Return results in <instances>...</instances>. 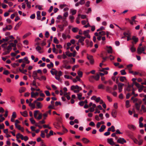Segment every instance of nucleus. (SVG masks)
Wrapping results in <instances>:
<instances>
[{"instance_id":"1","label":"nucleus","mask_w":146,"mask_h":146,"mask_svg":"<svg viewBox=\"0 0 146 146\" xmlns=\"http://www.w3.org/2000/svg\"><path fill=\"white\" fill-rule=\"evenodd\" d=\"M7 44L5 43L1 45V47L3 48V51L5 52L3 53V55H6L9 54L12 49V48L10 46H8L7 47Z\"/></svg>"},{"instance_id":"2","label":"nucleus","mask_w":146,"mask_h":146,"mask_svg":"<svg viewBox=\"0 0 146 146\" xmlns=\"http://www.w3.org/2000/svg\"><path fill=\"white\" fill-rule=\"evenodd\" d=\"M71 89L72 90H74V92L75 93H79L80 90H81L82 89L81 87L78 85H72L71 86Z\"/></svg>"},{"instance_id":"3","label":"nucleus","mask_w":146,"mask_h":146,"mask_svg":"<svg viewBox=\"0 0 146 146\" xmlns=\"http://www.w3.org/2000/svg\"><path fill=\"white\" fill-rule=\"evenodd\" d=\"M117 142L121 144H123L124 143L126 142V141L123 138L119 137L117 141Z\"/></svg>"},{"instance_id":"4","label":"nucleus","mask_w":146,"mask_h":146,"mask_svg":"<svg viewBox=\"0 0 146 146\" xmlns=\"http://www.w3.org/2000/svg\"><path fill=\"white\" fill-rule=\"evenodd\" d=\"M33 77L35 80H36V79H37L39 80H41L40 78L37 76V74L36 71H33Z\"/></svg>"},{"instance_id":"5","label":"nucleus","mask_w":146,"mask_h":146,"mask_svg":"<svg viewBox=\"0 0 146 146\" xmlns=\"http://www.w3.org/2000/svg\"><path fill=\"white\" fill-rule=\"evenodd\" d=\"M132 40H133V42H132V43L136 44L138 41V38L136 37L135 36H133L132 38Z\"/></svg>"},{"instance_id":"6","label":"nucleus","mask_w":146,"mask_h":146,"mask_svg":"<svg viewBox=\"0 0 146 146\" xmlns=\"http://www.w3.org/2000/svg\"><path fill=\"white\" fill-rule=\"evenodd\" d=\"M124 86V84L119 83L118 84V87L119 92H121L122 91L123 86Z\"/></svg>"},{"instance_id":"7","label":"nucleus","mask_w":146,"mask_h":146,"mask_svg":"<svg viewBox=\"0 0 146 146\" xmlns=\"http://www.w3.org/2000/svg\"><path fill=\"white\" fill-rule=\"evenodd\" d=\"M88 59L89 60L91 64H93L94 63V60L92 56H87Z\"/></svg>"},{"instance_id":"8","label":"nucleus","mask_w":146,"mask_h":146,"mask_svg":"<svg viewBox=\"0 0 146 146\" xmlns=\"http://www.w3.org/2000/svg\"><path fill=\"white\" fill-rule=\"evenodd\" d=\"M16 137L17 139L20 138L21 140H24V137L23 135L20 133H18L17 134Z\"/></svg>"},{"instance_id":"9","label":"nucleus","mask_w":146,"mask_h":146,"mask_svg":"<svg viewBox=\"0 0 146 146\" xmlns=\"http://www.w3.org/2000/svg\"><path fill=\"white\" fill-rule=\"evenodd\" d=\"M117 114V111L115 110H113L111 113V115L114 118L116 117Z\"/></svg>"},{"instance_id":"10","label":"nucleus","mask_w":146,"mask_h":146,"mask_svg":"<svg viewBox=\"0 0 146 146\" xmlns=\"http://www.w3.org/2000/svg\"><path fill=\"white\" fill-rule=\"evenodd\" d=\"M107 141L111 145H114L115 144L112 138H108L107 139Z\"/></svg>"},{"instance_id":"11","label":"nucleus","mask_w":146,"mask_h":146,"mask_svg":"<svg viewBox=\"0 0 146 146\" xmlns=\"http://www.w3.org/2000/svg\"><path fill=\"white\" fill-rule=\"evenodd\" d=\"M127 127L129 129L131 130H134L136 129L135 127L132 125L128 124L127 125Z\"/></svg>"},{"instance_id":"12","label":"nucleus","mask_w":146,"mask_h":146,"mask_svg":"<svg viewBox=\"0 0 146 146\" xmlns=\"http://www.w3.org/2000/svg\"><path fill=\"white\" fill-rule=\"evenodd\" d=\"M40 11H38L36 12L37 15V19L38 20H40L41 19V16H40Z\"/></svg>"},{"instance_id":"13","label":"nucleus","mask_w":146,"mask_h":146,"mask_svg":"<svg viewBox=\"0 0 146 146\" xmlns=\"http://www.w3.org/2000/svg\"><path fill=\"white\" fill-rule=\"evenodd\" d=\"M31 98H35V96H38V93L36 92L34 93V92H32L31 93Z\"/></svg>"},{"instance_id":"14","label":"nucleus","mask_w":146,"mask_h":146,"mask_svg":"<svg viewBox=\"0 0 146 146\" xmlns=\"http://www.w3.org/2000/svg\"><path fill=\"white\" fill-rule=\"evenodd\" d=\"M123 34L125 36H131V33L129 30L127 31V32H124Z\"/></svg>"},{"instance_id":"15","label":"nucleus","mask_w":146,"mask_h":146,"mask_svg":"<svg viewBox=\"0 0 146 146\" xmlns=\"http://www.w3.org/2000/svg\"><path fill=\"white\" fill-rule=\"evenodd\" d=\"M91 78H92L98 81L99 80L100 76L98 74H97L95 76H92Z\"/></svg>"},{"instance_id":"16","label":"nucleus","mask_w":146,"mask_h":146,"mask_svg":"<svg viewBox=\"0 0 146 146\" xmlns=\"http://www.w3.org/2000/svg\"><path fill=\"white\" fill-rule=\"evenodd\" d=\"M82 141L85 144H87L90 142V141L88 139L85 137L83 138Z\"/></svg>"},{"instance_id":"17","label":"nucleus","mask_w":146,"mask_h":146,"mask_svg":"<svg viewBox=\"0 0 146 146\" xmlns=\"http://www.w3.org/2000/svg\"><path fill=\"white\" fill-rule=\"evenodd\" d=\"M106 127V126L104 125H102L101 126L100 128L99 129V131L102 132L104 131Z\"/></svg>"},{"instance_id":"18","label":"nucleus","mask_w":146,"mask_h":146,"mask_svg":"<svg viewBox=\"0 0 146 146\" xmlns=\"http://www.w3.org/2000/svg\"><path fill=\"white\" fill-rule=\"evenodd\" d=\"M107 47L108 48V50H107L108 53H110V54L112 53V48L111 47V46H107Z\"/></svg>"},{"instance_id":"19","label":"nucleus","mask_w":146,"mask_h":146,"mask_svg":"<svg viewBox=\"0 0 146 146\" xmlns=\"http://www.w3.org/2000/svg\"><path fill=\"white\" fill-rule=\"evenodd\" d=\"M22 22L21 21L19 22L16 25L14 28V29L15 30H17L18 28L21 25Z\"/></svg>"},{"instance_id":"20","label":"nucleus","mask_w":146,"mask_h":146,"mask_svg":"<svg viewBox=\"0 0 146 146\" xmlns=\"http://www.w3.org/2000/svg\"><path fill=\"white\" fill-rule=\"evenodd\" d=\"M58 72L57 70H55L54 72V75H55V79L58 80H60V78L59 77H57V74Z\"/></svg>"},{"instance_id":"21","label":"nucleus","mask_w":146,"mask_h":146,"mask_svg":"<svg viewBox=\"0 0 146 146\" xmlns=\"http://www.w3.org/2000/svg\"><path fill=\"white\" fill-rule=\"evenodd\" d=\"M111 89L112 88L111 87H110L109 86H107L106 87V91L109 93H111Z\"/></svg>"},{"instance_id":"22","label":"nucleus","mask_w":146,"mask_h":146,"mask_svg":"<svg viewBox=\"0 0 146 146\" xmlns=\"http://www.w3.org/2000/svg\"><path fill=\"white\" fill-rule=\"evenodd\" d=\"M26 90V88L25 87H22L20 88L19 90V92L21 93L24 92Z\"/></svg>"},{"instance_id":"23","label":"nucleus","mask_w":146,"mask_h":146,"mask_svg":"<svg viewBox=\"0 0 146 146\" xmlns=\"http://www.w3.org/2000/svg\"><path fill=\"white\" fill-rule=\"evenodd\" d=\"M141 50V47H138L137 49V52L139 54H140L143 52Z\"/></svg>"},{"instance_id":"24","label":"nucleus","mask_w":146,"mask_h":146,"mask_svg":"<svg viewBox=\"0 0 146 146\" xmlns=\"http://www.w3.org/2000/svg\"><path fill=\"white\" fill-rule=\"evenodd\" d=\"M50 64H48L47 65V67L50 69L51 68H52L54 67V64L52 62H50Z\"/></svg>"},{"instance_id":"25","label":"nucleus","mask_w":146,"mask_h":146,"mask_svg":"<svg viewBox=\"0 0 146 146\" xmlns=\"http://www.w3.org/2000/svg\"><path fill=\"white\" fill-rule=\"evenodd\" d=\"M20 113L22 115L25 117H26L27 116V112L26 111H25L23 112H21Z\"/></svg>"},{"instance_id":"26","label":"nucleus","mask_w":146,"mask_h":146,"mask_svg":"<svg viewBox=\"0 0 146 146\" xmlns=\"http://www.w3.org/2000/svg\"><path fill=\"white\" fill-rule=\"evenodd\" d=\"M135 105L136 109L137 110L140 111V106L139 105V104L137 103H136L135 104Z\"/></svg>"},{"instance_id":"27","label":"nucleus","mask_w":146,"mask_h":146,"mask_svg":"<svg viewBox=\"0 0 146 146\" xmlns=\"http://www.w3.org/2000/svg\"><path fill=\"white\" fill-rule=\"evenodd\" d=\"M39 112L38 110H36L34 111V117L35 118H36L37 117V115L38 113Z\"/></svg>"},{"instance_id":"28","label":"nucleus","mask_w":146,"mask_h":146,"mask_svg":"<svg viewBox=\"0 0 146 146\" xmlns=\"http://www.w3.org/2000/svg\"><path fill=\"white\" fill-rule=\"evenodd\" d=\"M142 110L144 112H146V108L144 105H142L141 107V110H140V112L142 111Z\"/></svg>"},{"instance_id":"29","label":"nucleus","mask_w":146,"mask_h":146,"mask_svg":"<svg viewBox=\"0 0 146 146\" xmlns=\"http://www.w3.org/2000/svg\"><path fill=\"white\" fill-rule=\"evenodd\" d=\"M79 29L77 27H74L72 29V31L74 33H76L78 32Z\"/></svg>"},{"instance_id":"30","label":"nucleus","mask_w":146,"mask_h":146,"mask_svg":"<svg viewBox=\"0 0 146 146\" xmlns=\"http://www.w3.org/2000/svg\"><path fill=\"white\" fill-rule=\"evenodd\" d=\"M86 38V37L81 36V37H80V38L78 40L79 42H83L84 40Z\"/></svg>"},{"instance_id":"31","label":"nucleus","mask_w":146,"mask_h":146,"mask_svg":"<svg viewBox=\"0 0 146 146\" xmlns=\"http://www.w3.org/2000/svg\"><path fill=\"white\" fill-rule=\"evenodd\" d=\"M41 48L39 45L36 48V49L37 51H38L40 53H42V52L40 51L41 50Z\"/></svg>"},{"instance_id":"32","label":"nucleus","mask_w":146,"mask_h":146,"mask_svg":"<svg viewBox=\"0 0 146 146\" xmlns=\"http://www.w3.org/2000/svg\"><path fill=\"white\" fill-rule=\"evenodd\" d=\"M130 50L132 52H134L135 51L136 49L134 47V46L133 44L131 46L130 48Z\"/></svg>"},{"instance_id":"33","label":"nucleus","mask_w":146,"mask_h":146,"mask_svg":"<svg viewBox=\"0 0 146 146\" xmlns=\"http://www.w3.org/2000/svg\"><path fill=\"white\" fill-rule=\"evenodd\" d=\"M29 106L32 108V110L34 109L35 107V104H34L32 103L31 102L29 103Z\"/></svg>"},{"instance_id":"34","label":"nucleus","mask_w":146,"mask_h":146,"mask_svg":"<svg viewBox=\"0 0 146 146\" xmlns=\"http://www.w3.org/2000/svg\"><path fill=\"white\" fill-rule=\"evenodd\" d=\"M63 62L64 64L62 66L63 68H66L67 66L66 63H68V62L66 60H64L63 61Z\"/></svg>"},{"instance_id":"35","label":"nucleus","mask_w":146,"mask_h":146,"mask_svg":"<svg viewBox=\"0 0 146 146\" xmlns=\"http://www.w3.org/2000/svg\"><path fill=\"white\" fill-rule=\"evenodd\" d=\"M36 106L38 108L40 109L42 107V105L41 104V103L40 102H38L36 104Z\"/></svg>"},{"instance_id":"36","label":"nucleus","mask_w":146,"mask_h":146,"mask_svg":"<svg viewBox=\"0 0 146 146\" xmlns=\"http://www.w3.org/2000/svg\"><path fill=\"white\" fill-rule=\"evenodd\" d=\"M99 34L100 36H101V37L102 36H104L106 35L105 32L103 31H102L99 32Z\"/></svg>"},{"instance_id":"37","label":"nucleus","mask_w":146,"mask_h":146,"mask_svg":"<svg viewBox=\"0 0 146 146\" xmlns=\"http://www.w3.org/2000/svg\"><path fill=\"white\" fill-rule=\"evenodd\" d=\"M12 26L11 25H9L8 26H6L5 28L6 30H11L12 28Z\"/></svg>"},{"instance_id":"38","label":"nucleus","mask_w":146,"mask_h":146,"mask_svg":"<svg viewBox=\"0 0 146 146\" xmlns=\"http://www.w3.org/2000/svg\"><path fill=\"white\" fill-rule=\"evenodd\" d=\"M98 88L99 89H104V86L102 84H100L98 85Z\"/></svg>"},{"instance_id":"39","label":"nucleus","mask_w":146,"mask_h":146,"mask_svg":"<svg viewBox=\"0 0 146 146\" xmlns=\"http://www.w3.org/2000/svg\"><path fill=\"white\" fill-rule=\"evenodd\" d=\"M54 42L56 44H58L59 42L58 40L57 39L56 37H54V38L53 40Z\"/></svg>"},{"instance_id":"40","label":"nucleus","mask_w":146,"mask_h":146,"mask_svg":"<svg viewBox=\"0 0 146 146\" xmlns=\"http://www.w3.org/2000/svg\"><path fill=\"white\" fill-rule=\"evenodd\" d=\"M119 78L120 80L122 82H123L124 80H126V77L125 76H121Z\"/></svg>"},{"instance_id":"41","label":"nucleus","mask_w":146,"mask_h":146,"mask_svg":"<svg viewBox=\"0 0 146 146\" xmlns=\"http://www.w3.org/2000/svg\"><path fill=\"white\" fill-rule=\"evenodd\" d=\"M82 94L81 93H79L77 94V95L78 96V98L79 100H81L82 99Z\"/></svg>"},{"instance_id":"42","label":"nucleus","mask_w":146,"mask_h":146,"mask_svg":"<svg viewBox=\"0 0 146 146\" xmlns=\"http://www.w3.org/2000/svg\"><path fill=\"white\" fill-rule=\"evenodd\" d=\"M19 71L22 73H23L25 74H27L26 73L27 72V70L25 69L23 71L22 70H21L20 68H19Z\"/></svg>"},{"instance_id":"43","label":"nucleus","mask_w":146,"mask_h":146,"mask_svg":"<svg viewBox=\"0 0 146 146\" xmlns=\"http://www.w3.org/2000/svg\"><path fill=\"white\" fill-rule=\"evenodd\" d=\"M15 125L16 127L19 130L21 129V127L20 125H18L17 124H16V123H15Z\"/></svg>"},{"instance_id":"44","label":"nucleus","mask_w":146,"mask_h":146,"mask_svg":"<svg viewBox=\"0 0 146 146\" xmlns=\"http://www.w3.org/2000/svg\"><path fill=\"white\" fill-rule=\"evenodd\" d=\"M89 32L90 31L88 30L85 31H84L83 34L86 36L87 35H88V34Z\"/></svg>"},{"instance_id":"45","label":"nucleus","mask_w":146,"mask_h":146,"mask_svg":"<svg viewBox=\"0 0 146 146\" xmlns=\"http://www.w3.org/2000/svg\"><path fill=\"white\" fill-rule=\"evenodd\" d=\"M10 73V72L7 70H5L4 71L3 74L5 75H8Z\"/></svg>"},{"instance_id":"46","label":"nucleus","mask_w":146,"mask_h":146,"mask_svg":"<svg viewBox=\"0 0 146 146\" xmlns=\"http://www.w3.org/2000/svg\"><path fill=\"white\" fill-rule=\"evenodd\" d=\"M126 106L127 108L129 107L130 106L129 105V100H127L126 101Z\"/></svg>"},{"instance_id":"47","label":"nucleus","mask_w":146,"mask_h":146,"mask_svg":"<svg viewBox=\"0 0 146 146\" xmlns=\"http://www.w3.org/2000/svg\"><path fill=\"white\" fill-rule=\"evenodd\" d=\"M120 72L122 75H125L126 74L125 70H121Z\"/></svg>"},{"instance_id":"48","label":"nucleus","mask_w":146,"mask_h":146,"mask_svg":"<svg viewBox=\"0 0 146 146\" xmlns=\"http://www.w3.org/2000/svg\"><path fill=\"white\" fill-rule=\"evenodd\" d=\"M77 73L80 77H82L83 73L82 72L80 71H78Z\"/></svg>"},{"instance_id":"49","label":"nucleus","mask_w":146,"mask_h":146,"mask_svg":"<svg viewBox=\"0 0 146 146\" xmlns=\"http://www.w3.org/2000/svg\"><path fill=\"white\" fill-rule=\"evenodd\" d=\"M62 75V72L60 71H59L57 74V77H59L60 78V77Z\"/></svg>"},{"instance_id":"50","label":"nucleus","mask_w":146,"mask_h":146,"mask_svg":"<svg viewBox=\"0 0 146 146\" xmlns=\"http://www.w3.org/2000/svg\"><path fill=\"white\" fill-rule=\"evenodd\" d=\"M30 120L32 123V124L35 123V121L33 119V117H32V118H31L30 119Z\"/></svg>"},{"instance_id":"51","label":"nucleus","mask_w":146,"mask_h":146,"mask_svg":"<svg viewBox=\"0 0 146 146\" xmlns=\"http://www.w3.org/2000/svg\"><path fill=\"white\" fill-rule=\"evenodd\" d=\"M31 33H28L27 34H25L23 36V38H26L27 37V36H29V35H31Z\"/></svg>"},{"instance_id":"52","label":"nucleus","mask_w":146,"mask_h":146,"mask_svg":"<svg viewBox=\"0 0 146 146\" xmlns=\"http://www.w3.org/2000/svg\"><path fill=\"white\" fill-rule=\"evenodd\" d=\"M45 35L46 38H48L50 35L49 32L47 31H46L45 34Z\"/></svg>"},{"instance_id":"53","label":"nucleus","mask_w":146,"mask_h":146,"mask_svg":"<svg viewBox=\"0 0 146 146\" xmlns=\"http://www.w3.org/2000/svg\"><path fill=\"white\" fill-rule=\"evenodd\" d=\"M37 7H38V9L39 10H42L43 9L42 8V6L40 5H36V6L35 7L36 8Z\"/></svg>"},{"instance_id":"54","label":"nucleus","mask_w":146,"mask_h":146,"mask_svg":"<svg viewBox=\"0 0 146 146\" xmlns=\"http://www.w3.org/2000/svg\"><path fill=\"white\" fill-rule=\"evenodd\" d=\"M64 25H58V27L60 29H61L62 30H63V28L64 27Z\"/></svg>"},{"instance_id":"55","label":"nucleus","mask_w":146,"mask_h":146,"mask_svg":"<svg viewBox=\"0 0 146 146\" xmlns=\"http://www.w3.org/2000/svg\"><path fill=\"white\" fill-rule=\"evenodd\" d=\"M134 84L138 88H140L141 86L139 84L137 83V82H135Z\"/></svg>"},{"instance_id":"56","label":"nucleus","mask_w":146,"mask_h":146,"mask_svg":"<svg viewBox=\"0 0 146 146\" xmlns=\"http://www.w3.org/2000/svg\"><path fill=\"white\" fill-rule=\"evenodd\" d=\"M23 60L26 62V63L29 64L30 63V61L28 60V58L27 57H25Z\"/></svg>"},{"instance_id":"57","label":"nucleus","mask_w":146,"mask_h":146,"mask_svg":"<svg viewBox=\"0 0 146 146\" xmlns=\"http://www.w3.org/2000/svg\"><path fill=\"white\" fill-rule=\"evenodd\" d=\"M17 44H14L13 43H11L9 44V46H10L11 47H15L16 46Z\"/></svg>"},{"instance_id":"58","label":"nucleus","mask_w":146,"mask_h":146,"mask_svg":"<svg viewBox=\"0 0 146 146\" xmlns=\"http://www.w3.org/2000/svg\"><path fill=\"white\" fill-rule=\"evenodd\" d=\"M40 136L43 138H44L45 137V134L42 131H41Z\"/></svg>"},{"instance_id":"59","label":"nucleus","mask_w":146,"mask_h":146,"mask_svg":"<svg viewBox=\"0 0 146 146\" xmlns=\"http://www.w3.org/2000/svg\"><path fill=\"white\" fill-rule=\"evenodd\" d=\"M16 117V113L15 112H13V113L12 117L13 118H15Z\"/></svg>"},{"instance_id":"60","label":"nucleus","mask_w":146,"mask_h":146,"mask_svg":"<svg viewBox=\"0 0 146 146\" xmlns=\"http://www.w3.org/2000/svg\"><path fill=\"white\" fill-rule=\"evenodd\" d=\"M27 7L29 8H30L31 7V3L30 2H27Z\"/></svg>"},{"instance_id":"61","label":"nucleus","mask_w":146,"mask_h":146,"mask_svg":"<svg viewBox=\"0 0 146 146\" xmlns=\"http://www.w3.org/2000/svg\"><path fill=\"white\" fill-rule=\"evenodd\" d=\"M42 113H40L39 114L38 117H37L36 118V119L38 120H40L42 119Z\"/></svg>"},{"instance_id":"62","label":"nucleus","mask_w":146,"mask_h":146,"mask_svg":"<svg viewBox=\"0 0 146 146\" xmlns=\"http://www.w3.org/2000/svg\"><path fill=\"white\" fill-rule=\"evenodd\" d=\"M46 94V96H49L50 95V94L48 91H45L44 92Z\"/></svg>"},{"instance_id":"63","label":"nucleus","mask_w":146,"mask_h":146,"mask_svg":"<svg viewBox=\"0 0 146 146\" xmlns=\"http://www.w3.org/2000/svg\"><path fill=\"white\" fill-rule=\"evenodd\" d=\"M15 98V97L13 96H11L10 97L11 100V101H12V102H15V101L14 100Z\"/></svg>"},{"instance_id":"64","label":"nucleus","mask_w":146,"mask_h":146,"mask_svg":"<svg viewBox=\"0 0 146 146\" xmlns=\"http://www.w3.org/2000/svg\"><path fill=\"white\" fill-rule=\"evenodd\" d=\"M35 14H33L31 15L30 17V18L32 19H34L35 18Z\"/></svg>"}]
</instances>
